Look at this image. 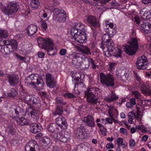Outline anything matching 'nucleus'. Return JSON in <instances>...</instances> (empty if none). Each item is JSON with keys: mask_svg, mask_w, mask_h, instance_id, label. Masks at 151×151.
<instances>
[{"mask_svg": "<svg viewBox=\"0 0 151 151\" xmlns=\"http://www.w3.org/2000/svg\"><path fill=\"white\" fill-rule=\"evenodd\" d=\"M72 59L71 64L76 68L80 67L83 70H86L89 67V64L86 61L87 57L81 53L75 52L70 55Z\"/></svg>", "mask_w": 151, "mask_h": 151, "instance_id": "1", "label": "nucleus"}, {"mask_svg": "<svg viewBox=\"0 0 151 151\" xmlns=\"http://www.w3.org/2000/svg\"><path fill=\"white\" fill-rule=\"evenodd\" d=\"M97 91L96 88L90 87L85 91V96L88 102L93 105L96 104L98 99Z\"/></svg>", "mask_w": 151, "mask_h": 151, "instance_id": "2", "label": "nucleus"}, {"mask_svg": "<svg viewBox=\"0 0 151 151\" xmlns=\"http://www.w3.org/2000/svg\"><path fill=\"white\" fill-rule=\"evenodd\" d=\"M100 82L104 86L113 87L115 85V78L113 73L105 74L103 73L100 74Z\"/></svg>", "mask_w": 151, "mask_h": 151, "instance_id": "3", "label": "nucleus"}, {"mask_svg": "<svg viewBox=\"0 0 151 151\" xmlns=\"http://www.w3.org/2000/svg\"><path fill=\"white\" fill-rule=\"evenodd\" d=\"M0 5L1 6V11L8 15H12L16 13L19 7L18 4L15 1L11 2L8 4L7 7L4 6L2 3L0 2Z\"/></svg>", "mask_w": 151, "mask_h": 151, "instance_id": "4", "label": "nucleus"}, {"mask_svg": "<svg viewBox=\"0 0 151 151\" xmlns=\"http://www.w3.org/2000/svg\"><path fill=\"white\" fill-rule=\"evenodd\" d=\"M53 19L59 22H64L66 19V12L61 8H55L53 10Z\"/></svg>", "mask_w": 151, "mask_h": 151, "instance_id": "5", "label": "nucleus"}, {"mask_svg": "<svg viewBox=\"0 0 151 151\" xmlns=\"http://www.w3.org/2000/svg\"><path fill=\"white\" fill-rule=\"evenodd\" d=\"M22 88L21 89V91L22 92L21 95L23 97V99L28 104L32 105L35 106L37 105V106H40V99L38 97H35L26 93H24V92L22 91Z\"/></svg>", "mask_w": 151, "mask_h": 151, "instance_id": "6", "label": "nucleus"}, {"mask_svg": "<svg viewBox=\"0 0 151 151\" xmlns=\"http://www.w3.org/2000/svg\"><path fill=\"white\" fill-rule=\"evenodd\" d=\"M70 33L73 39L78 42L83 43L86 42V38L84 35H82L79 33L77 28L73 27L70 30Z\"/></svg>", "mask_w": 151, "mask_h": 151, "instance_id": "7", "label": "nucleus"}, {"mask_svg": "<svg viewBox=\"0 0 151 151\" xmlns=\"http://www.w3.org/2000/svg\"><path fill=\"white\" fill-rule=\"evenodd\" d=\"M52 138L57 139L63 142H66L68 141L70 137V134L66 131H60L58 133H55L52 135Z\"/></svg>", "mask_w": 151, "mask_h": 151, "instance_id": "8", "label": "nucleus"}, {"mask_svg": "<svg viewBox=\"0 0 151 151\" xmlns=\"http://www.w3.org/2000/svg\"><path fill=\"white\" fill-rule=\"evenodd\" d=\"M136 64L138 69H145L147 68L148 61L146 56L144 55L140 56L137 58Z\"/></svg>", "mask_w": 151, "mask_h": 151, "instance_id": "9", "label": "nucleus"}, {"mask_svg": "<svg viewBox=\"0 0 151 151\" xmlns=\"http://www.w3.org/2000/svg\"><path fill=\"white\" fill-rule=\"evenodd\" d=\"M104 29H105L106 33L110 36V37H112L116 34V30L115 28H113L114 24L110 22L109 21H105L103 24Z\"/></svg>", "mask_w": 151, "mask_h": 151, "instance_id": "10", "label": "nucleus"}, {"mask_svg": "<svg viewBox=\"0 0 151 151\" xmlns=\"http://www.w3.org/2000/svg\"><path fill=\"white\" fill-rule=\"evenodd\" d=\"M44 49L47 51V54L50 56H53L56 54L57 50L55 47L52 41H51L46 46L44 45Z\"/></svg>", "mask_w": 151, "mask_h": 151, "instance_id": "11", "label": "nucleus"}, {"mask_svg": "<svg viewBox=\"0 0 151 151\" xmlns=\"http://www.w3.org/2000/svg\"><path fill=\"white\" fill-rule=\"evenodd\" d=\"M86 132L83 126L77 127L75 130V135L77 138L85 139L86 137Z\"/></svg>", "mask_w": 151, "mask_h": 151, "instance_id": "12", "label": "nucleus"}, {"mask_svg": "<svg viewBox=\"0 0 151 151\" xmlns=\"http://www.w3.org/2000/svg\"><path fill=\"white\" fill-rule=\"evenodd\" d=\"M139 85L140 84V87L142 93L147 95H151V84L146 83L145 84H140L138 82Z\"/></svg>", "mask_w": 151, "mask_h": 151, "instance_id": "13", "label": "nucleus"}, {"mask_svg": "<svg viewBox=\"0 0 151 151\" xmlns=\"http://www.w3.org/2000/svg\"><path fill=\"white\" fill-rule=\"evenodd\" d=\"M46 82L48 86L53 88L56 86V82L54 77L50 73H47L46 75Z\"/></svg>", "mask_w": 151, "mask_h": 151, "instance_id": "14", "label": "nucleus"}, {"mask_svg": "<svg viewBox=\"0 0 151 151\" xmlns=\"http://www.w3.org/2000/svg\"><path fill=\"white\" fill-rule=\"evenodd\" d=\"M26 112L28 113L29 116L32 118L35 121L37 120L39 118V114L37 111L35 109H33L30 107L26 108Z\"/></svg>", "mask_w": 151, "mask_h": 151, "instance_id": "15", "label": "nucleus"}, {"mask_svg": "<svg viewBox=\"0 0 151 151\" xmlns=\"http://www.w3.org/2000/svg\"><path fill=\"white\" fill-rule=\"evenodd\" d=\"M56 123L62 129H65L67 128V124L65 119L63 117L57 118Z\"/></svg>", "mask_w": 151, "mask_h": 151, "instance_id": "16", "label": "nucleus"}, {"mask_svg": "<svg viewBox=\"0 0 151 151\" xmlns=\"http://www.w3.org/2000/svg\"><path fill=\"white\" fill-rule=\"evenodd\" d=\"M7 78L9 84L11 86H15L19 82V78L18 76L14 74L8 75Z\"/></svg>", "mask_w": 151, "mask_h": 151, "instance_id": "17", "label": "nucleus"}, {"mask_svg": "<svg viewBox=\"0 0 151 151\" xmlns=\"http://www.w3.org/2000/svg\"><path fill=\"white\" fill-rule=\"evenodd\" d=\"M51 140L48 137H45L41 141L40 143L41 147L43 149H48L51 145Z\"/></svg>", "mask_w": 151, "mask_h": 151, "instance_id": "18", "label": "nucleus"}, {"mask_svg": "<svg viewBox=\"0 0 151 151\" xmlns=\"http://www.w3.org/2000/svg\"><path fill=\"white\" fill-rule=\"evenodd\" d=\"M75 78L73 81V83L75 86H77L81 88H83L85 86L83 81H81V76L79 73H77L76 74Z\"/></svg>", "mask_w": 151, "mask_h": 151, "instance_id": "19", "label": "nucleus"}, {"mask_svg": "<svg viewBox=\"0 0 151 151\" xmlns=\"http://www.w3.org/2000/svg\"><path fill=\"white\" fill-rule=\"evenodd\" d=\"M75 26L79 30V33L80 34L84 35L86 38V42L87 39V35L86 34V27L85 25L82 24L81 23H79L76 24Z\"/></svg>", "mask_w": 151, "mask_h": 151, "instance_id": "20", "label": "nucleus"}, {"mask_svg": "<svg viewBox=\"0 0 151 151\" xmlns=\"http://www.w3.org/2000/svg\"><path fill=\"white\" fill-rule=\"evenodd\" d=\"M139 14L143 19L146 20L151 18V12L145 8L142 9L140 11Z\"/></svg>", "mask_w": 151, "mask_h": 151, "instance_id": "21", "label": "nucleus"}, {"mask_svg": "<svg viewBox=\"0 0 151 151\" xmlns=\"http://www.w3.org/2000/svg\"><path fill=\"white\" fill-rule=\"evenodd\" d=\"M137 113L136 115H135V117L137 120L139 122H141L142 117V112H143L144 110L142 106L139 104H137L136 105Z\"/></svg>", "mask_w": 151, "mask_h": 151, "instance_id": "22", "label": "nucleus"}, {"mask_svg": "<svg viewBox=\"0 0 151 151\" xmlns=\"http://www.w3.org/2000/svg\"><path fill=\"white\" fill-rule=\"evenodd\" d=\"M37 82L35 83L33 88L38 90H41L44 88L45 83L42 79L41 78H37Z\"/></svg>", "mask_w": 151, "mask_h": 151, "instance_id": "23", "label": "nucleus"}, {"mask_svg": "<svg viewBox=\"0 0 151 151\" xmlns=\"http://www.w3.org/2000/svg\"><path fill=\"white\" fill-rule=\"evenodd\" d=\"M83 121L84 122L86 123V125L89 127H93L95 125L94 119L91 115L84 117Z\"/></svg>", "mask_w": 151, "mask_h": 151, "instance_id": "24", "label": "nucleus"}, {"mask_svg": "<svg viewBox=\"0 0 151 151\" xmlns=\"http://www.w3.org/2000/svg\"><path fill=\"white\" fill-rule=\"evenodd\" d=\"M118 98V96L113 91H111L110 94L108 96H106L104 99L108 102H110L116 101Z\"/></svg>", "mask_w": 151, "mask_h": 151, "instance_id": "25", "label": "nucleus"}, {"mask_svg": "<svg viewBox=\"0 0 151 151\" xmlns=\"http://www.w3.org/2000/svg\"><path fill=\"white\" fill-rule=\"evenodd\" d=\"M29 125H30V131L33 133L39 132L42 129L40 125H38L36 123L31 124L30 122V124Z\"/></svg>", "mask_w": 151, "mask_h": 151, "instance_id": "26", "label": "nucleus"}, {"mask_svg": "<svg viewBox=\"0 0 151 151\" xmlns=\"http://www.w3.org/2000/svg\"><path fill=\"white\" fill-rule=\"evenodd\" d=\"M9 44V42H7L6 45L1 48V52L4 54H9L10 52L13 51L11 47Z\"/></svg>", "mask_w": 151, "mask_h": 151, "instance_id": "27", "label": "nucleus"}, {"mask_svg": "<svg viewBox=\"0 0 151 151\" xmlns=\"http://www.w3.org/2000/svg\"><path fill=\"white\" fill-rule=\"evenodd\" d=\"M37 30V27L34 25H29L27 29V33L29 36H31L36 32Z\"/></svg>", "mask_w": 151, "mask_h": 151, "instance_id": "28", "label": "nucleus"}, {"mask_svg": "<svg viewBox=\"0 0 151 151\" xmlns=\"http://www.w3.org/2000/svg\"><path fill=\"white\" fill-rule=\"evenodd\" d=\"M17 123L21 126L29 125L30 124V120L25 118L24 117L19 118L17 120Z\"/></svg>", "mask_w": 151, "mask_h": 151, "instance_id": "29", "label": "nucleus"}, {"mask_svg": "<svg viewBox=\"0 0 151 151\" xmlns=\"http://www.w3.org/2000/svg\"><path fill=\"white\" fill-rule=\"evenodd\" d=\"M51 40L49 39L44 40L43 38L40 37L39 38H38L37 41L39 45H42L41 48H44V45L46 46L47 45Z\"/></svg>", "mask_w": 151, "mask_h": 151, "instance_id": "30", "label": "nucleus"}, {"mask_svg": "<svg viewBox=\"0 0 151 151\" xmlns=\"http://www.w3.org/2000/svg\"><path fill=\"white\" fill-rule=\"evenodd\" d=\"M37 142L34 140H30L27 143L25 146V151H28L30 149H35V147L36 145Z\"/></svg>", "mask_w": 151, "mask_h": 151, "instance_id": "31", "label": "nucleus"}, {"mask_svg": "<svg viewBox=\"0 0 151 151\" xmlns=\"http://www.w3.org/2000/svg\"><path fill=\"white\" fill-rule=\"evenodd\" d=\"M137 50L129 45L126 46L124 48L125 51L129 55H132L135 54Z\"/></svg>", "mask_w": 151, "mask_h": 151, "instance_id": "32", "label": "nucleus"}, {"mask_svg": "<svg viewBox=\"0 0 151 151\" xmlns=\"http://www.w3.org/2000/svg\"><path fill=\"white\" fill-rule=\"evenodd\" d=\"M76 48L79 51L86 54L91 55V54L89 49L86 46L83 45L77 46Z\"/></svg>", "mask_w": 151, "mask_h": 151, "instance_id": "33", "label": "nucleus"}, {"mask_svg": "<svg viewBox=\"0 0 151 151\" xmlns=\"http://www.w3.org/2000/svg\"><path fill=\"white\" fill-rule=\"evenodd\" d=\"M133 36V37L132 36L131 41L129 42V45L133 47V48L137 50L139 47L137 40L136 37H135L134 35Z\"/></svg>", "mask_w": 151, "mask_h": 151, "instance_id": "34", "label": "nucleus"}, {"mask_svg": "<svg viewBox=\"0 0 151 151\" xmlns=\"http://www.w3.org/2000/svg\"><path fill=\"white\" fill-rule=\"evenodd\" d=\"M86 21L89 24H90L94 26L97 25V19L96 18L93 16H89L86 19Z\"/></svg>", "mask_w": 151, "mask_h": 151, "instance_id": "35", "label": "nucleus"}, {"mask_svg": "<svg viewBox=\"0 0 151 151\" xmlns=\"http://www.w3.org/2000/svg\"><path fill=\"white\" fill-rule=\"evenodd\" d=\"M48 130L49 131L52 133H58L59 131V128H57L55 124H50L48 127Z\"/></svg>", "mask_w": 151, "mask_h": 151, "instance_id": "36", "label": "nucleus"}, {"mask_svg": "<svg viewBox=\"0 0 151 151\" xmlns=\"http://www.w3.org/2000/svg\"><path fill=\"white\" fill-rule=\"evenodd\" d=\"M104 45L107 47V49L106 50L110 51L111 52L114 53V51L115 49L114 47V44L112 40H110L107 42H106L105 44H104Z\"/></svg>", "mask_w": 151, "mask_h": 151, "instance_id": "37", "label": "nucleus"}, {"mask_svg": "<svg viewBox=\"0 0 151 151\" xmlns=\"http://www.w3.org/2000/svg\"><path fill=\"white\" fill-rule=\"evenodd\" d=\"M108 107L109 108L108 113L109 117H111L114 116L115 114L117 112V110L112 106H108Z\"/></svg>", "mask_w": 151, "mask_h": 151, "instance_id": "38", "label": "nucleus"}, {"mask_svg": "<svg viewBox=\"0 0 151 151\" xmlns=\"http://www.w3.org/2000/svg\"><path fill=\"white\" fill-rule=\"evenodd\" d=\"M9 45H10L13 51L17 49L18 43L16 40H11L10 42L9 41Z\"/></svg>", "mask_w": 151, "mask_h": 151, "instance_id": "39", "label": "nucleus"}, {"mask_svg": "<svg viewBox=\"0 0 151 151\" xmlns=\"http://www.w3.org/2000/svg\"><path fill=\"white\" fill-rule=\"evenodd\" d=\"M111 37L107 33L104 34L103 35L102 37V40L103 44H105L106 42H107L110 40H112L111 39Z\"/></svg>", "mask_w": 151, "mask_h": 151, "instance_id": "40", "label": "nucleus"}, {"mask_svg": "<svg viewBox=\"0 0 151 151\" xmlns=\"http://www.w3.org/2000/svg\"><path fill=\"white\" fill-rule=\"evenodd\" d=\"M63 112V110L62 107L57 106L55 111H52L53 114L54 115H61Z\"/></svg>", "mask_w": 151, "mask_h": 151, "instance_id": "41", "label": "nucleus"}, {"mask_svg": "<svg viewBox=\"0 0 151 151\" xmlns=\"http://www.w3.org/2000/svg\"><path fill=\"white\" fill-rule=\"evenodd\" d=\"M55 103L58 105V106H62L65 105L66 104V102L61 98L56 97L55 98Z\"/></svg>", "mask_w": 151, "mask_h": 151, "instance_id": "42", "label": "nucleus"}, {"mask_svg": "<svg viewBox=\"0 0 151 151\" xmlns=\"http://www.w3.org/2000/svg\"><path fill=\"white\" fill-rule=\"evenodd\" d=\"M136 101L134 98H131L130 101L127 103L126 106L127 108H131L133 107V106L136 105Z\"/></svg>", "mask_w": 151, "mask_h": 151, "instance_id": "43", "label": "nucleus"}, {"mask_svg": "<svg viewBox=\"0 0 151 151\" xmlns=\"http://www.w3.org/2000/svg\"><path fill=\"white\" fill-rule=\"evenodd\" d=\"M14 110L15 114L18 117L23 115L24 113L23 109L18 106L16 107Z\"/></svg>", "mask_w": 151, "mask_h": 151, "instance_id": "44", "label": "nucleus"}, {"mask_svg": "<svg viewBox=\"0 0 151 151\" xmlns=\"http://www.w3.org/2000/svg\"><path fill=\"white\" fill-rule=\"evenodd\" d=\"M40 4L39 0H31L30 5L31 7L34 9H36L38 8Z\"/></svg>", "mask_w": 151, "mask_h": 151, "instance_id": "45", "label": "nucleus"}, {"mask_svg": "<svg viewBox=\"0 0 151 151\" xmlns=\"http://www.w3.org/2000/svg\"><path fill=\"white\" fill-rule=\"evenodd\" d=\"M24 83L25 85L26 86H31L33 88L35 84V83L32 82L28 77L25 79Z\"/></svg>", "mask_w": 151, "mask_h": 151, "instance_id": "46", "label": "nucleus"}, {"mask_svg": "<svg viewBox=\"0 0 151 151\" xmlns=\"http://www.w3.org/2000/svg\"><path fill=\"white\" fill-rule=\"evenodd\" d=\"M16 56L18 58H19V59L21 60L24 62L27 63L29 62L30 61V57L29 56L27 57L28 58H29V59L27 60H26L27 58L26 57L21 56L20 55H18V54H16Z\"/></svg>", "mask_w": 151, "mask_h": 151, "instance_id": "47", "label": "nucleus"}, {"mask_svg": "<svg viewBox=\"0 0 151 151\" xmlns=\"http://www.w3.org/2000/svg\"><path fill=\"white\" fill-rule=\"evenodd\" d=\"M86 61L88 62V63L90 66V64H91L92 65L91 68L93 69H95L96 68V65H95V61H94L92 58H88L87 57V59Z\"/></svg>", "mask_w": 151, "mask_h": 151, "instance_id": "48", "label": "nucleus"}, {"mask_svg": "<svg viewBox=\"0 0 151 151\" xmlns=\"http://www.w3.org/2000/svg\"><path fill=\"white\" fill-rule=\"evenodd\" d=\"M8 34L7 31L4 30H0V38H6L8 35Z\"/></svg>", "mask_w": 151, "mask_h": 151, "instance_id": "49", "label": "nucleus"}, {"mask_svg": "<svg viewBox=\"0 0 151 151\" xmlns=\"http://www.w3.org/2000/svg\"><path fill=\"white\" fill-rule=\"evenodd\" d=\"M40 22L41 25V27L43 31H46L47 27V25L45 21L42 19V20L40 21Z\"/></svg>", "mask_w": 151, "mask_h": 151, "instance_id": "50", "label": "nucleus"}, {"mask_svg": "<svg viewBox=\"0 0 151 151\" xmlns=\"http://www.w3.org/2000/svg\"><path fill=\"white\" fill-rule=\"evenodd\" d=\"M132 93L136 99H139L142 98L141 93H139L138 91H135L132 92Z\"/></svg>", "mask_w": 151, "mask_h": 151, "instance_id": "51", "label": "nucleus"}, {"mask_svg": "<svg viewBox=\"0 0 151 151\" xmlns=\"http://www.w3.org/2000/svg\"><path fill=\"white\" fill-rule=\"evenodd\" d=\"M146 29H145L143 30L144 32L147 33H149L151 32V24L149 22H147V26Z\"/></svg>", "mask_w": 151, "mask_h": 151, "instance_id": "52", "label": "nucleus"}, {"mask_svg": "<svg viewBox=\"0 0 151 151\" xmlns=\"http://www.w3.org/2000/svg\"><path fill=\"white\" fill-rule=\"evenodd\" d=\"M17 91L14 89L12 88L10 92H9L8 93V95L10 97H14L17 94Z\"/></svg>", "mask_w": 151, "mask_h": 151, "instance_id": "53", "label": "nucleus"}, {"mask_svg": "<svg viewBox=\"0 0 151 151\" xmlns=\"http://www.w3.org/2000/svg\"><path fill=\"white\" fill-rule=\"evenodd\" d=\"M6 130H8L11 134H13L15 132V129L13 128L12 126L9 125L7 128Z\"/></svg>", "mask_w": 151, "mask_h": 151, "instance_id": "54", "label": "nucleus"}, {"mask_svg": "<svg viewBox=\"0 0 151 151\" xmlns=\"http://www.w3.org/2000/svg\"><path fill=\"white\" fill-rule=\"evenodd\" d=\"M136 128L139 130H141L142 132H146L147 130L146 128L143 125H137Z\"/></svg>", "mask_w": 151, "mask_h": 151, "instance_id": "55", "label": "nucleus"}, {"mask_svg": "<svg viewBox=\"0 0 151 151\" xmlns=\"http://www.w3.org/2000/svg\"><path fill=\"white\" fill-rule=\"evenodd\" d=\"M63 95L65 97L67 98H74L76 97L75 95L70 93H67L64 94Z\"/></svg>", "mask_w": 151, "mask_h": 151, "instance_id": "56", "label": "nucleus"}, {"mask_svg": "<svg viewBox=\"0 0 151 151\" xmlns=\"http://www.w3.org/2000/svg\"><path fill=\"white\" fill-rule=\"evenodd\" d=\"M115 65L116 63H109V70L110 71H112L114 69Z\"/></svg>", "mask_w": 151, "mask_h": 151, "instance_id": "57", "label": "nucleus"}, {"mask_svg": "<svg viewBox=\"0 0 151 151\" xmlns=\"http://www.w3.org/2000/svg\"><path fill=\"white\" fill-rule=\"evenodd\" d=\"M7 42H9V41L4 40L0 38V46H2V47H4L6 45V43Z\"/></svg>", "mask_w": 151, "mask_h": 151, "instance_id": "58", "label": "nucleus"}, {"mask_svg": "<svg viewBox=\"0 0 151 151\" xmlns=\"http://www.w3.org/2000/svg\"><path fill=\"white\" fill-rule=\"evenodd\" d=\"M129 118H134L135 117V114L134 111L129 112L128 115Z\"/></svg>", "mask_w": 151, "mask_h": 151, "instance_id": "59", "label": "nucleus"}, {"mask_svg": "<svg viewBox=\"0 0 151 151\" xmlns=\"http://www.w3.org/2000/svg\"><path fill=\"white\" fill-rule=\"evenodd\" d=\"M115 54L116 56L120 57L121 55L122 50L121 49L117 48L115 50Z\"/></svg>", "mask_w": 151, "mask_h": 151, "instance_id": "60", "label": "nucleus"}, {"mask_svg": "<svg viewBox=\"0 0 151 151\" xmlns=\"http://www.w3.org/2000/svg\"><path fill=\"white\" fill-rule=\"evenodd\" d=\"M147 23L143 22L142 23H141L140 24V26L139 27L140 29H141L142 30H144L145 29H146V26H147Z\"/></svg>", "mask_w": 151, "mask_h": 151, "instance_id": "61", "label": "nucleus"}, {"mask_svg": "<svg viewBox=\"0 0 151 151\" xmlns=\"http://www.w3.org/2000/svg\"><path fill=\"white\" fill-rule=\"evenodd\" d=\"M67 52V50L65 49L62 48L60 49L59 52V54L62 56L65 55Z\"/></svg>", "mask_w": 151, "mask_h": 151, "instance_id": "62", "label": "nucleus"}, {"mask_svg": "<svg viewBox=\"0 0 151 151\" xmlns=\"http://www.w3.org/2000/svg\"><path fill=\"white\" fill-rule=\"evenodd\" d=\"M117 143L119 146L122 145L123 144V140L122 138H119L117 139Z\"/></svg>", "mask_w": 151, "mask_h": 151, "instance_id": "63", "label": "nucleus"}, {"mask_svg": "<svg viewBox=\"0 0 151 151\" xmlns=\"http://www.w3.org/2000/svg\"><path fill=\"white\" fill-rule=\"evenodd\" d=\"M20 53L24 55H25L29 53V51L25 49H23L20 50Z\"/></svg>", "mask_w": 151, "mask_h": 151, "instance_id": "64", "label": "nucleus"}]
</instances>
